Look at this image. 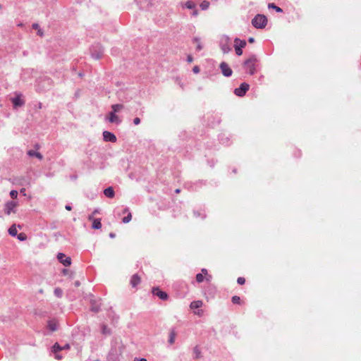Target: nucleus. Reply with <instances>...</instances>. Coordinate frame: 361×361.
Masks as SVG:
<instances>
[{
    "instance_id": "obj_1",
    "label": "nucleus",
    "mask_w": 361,
    "mask_h": 361,
    "mask_svg": "<svg viewBox=\"0 0 361 361\" xmlns=\"http://www.w3.org/2000/svg\"><path fill=\"white\" fill-rule=\"evenodd\" d=\"M252 24L255 28L262 29L267 24V18L264 15L257 14L252 20Z\"/></svg>"
},
{
    "instance_id": "obj_2",
    "label": "nucleus",
    "mask_w": 361,
    "mask_h": 361,
    "mask_svg": "<svg viewBox=\"0 0 361 361\" xmlns=\"http://www.w3.org/2000/svg\"><path fill=\"white\" fill-rule=\"evenodd\" d=\"M220 47L224 54H228L231 51V39L227 35H222L219 42Z\"/></svg>"
},
{
    "instance_id": "obj_3",
    "label": "nucleus",
    "mask_w": 361,
    "mask_h": 361,
    "mask_svg": "<svg viewBox=\"0 0 361 361\" xmlns=\"http://www.w3.org/2000/svg\"><path fill=\"white\" fill-rule=\"evenodd\" d=\"M90 53L93 59H99L103 55L104 49L99 44H96L90 48Z\"/></svg>"
},
{
    "instance_id": "obj_4",
    "label": "nucleus",
    "mask_w": 361,
    "mask_h": 361,
    "mask_svg": "<svg viewBox=\"0 0 361 361\" xmlns=\"http://www.w3.org/2000/svg\"><path fill=\"white\" fill-rule=\"evenodd\" d=\"M257 61V58L255 56H252L247 60L244 62V66L248 70L249 73L250 75H254L256 69H255V63Z\"/></svg>"
},
{
    "instance_id": "obj_5",
    "label": "nucleus",
    "mask_w": 361,
    "mask_h": 361,
    "mask_svg": "<svg viewBox=\"0 0 361 361\" xmlns=\"http://www.w3.org/2000/svg\"><path fill=\"white\" fill-rule=\"evenodd\" d=\"M235 44V53L238 56H240L243 54L242 49L244 48L246 45V42L245 40H241L238 38H235L234 40Z\"/></svg>"
},
{
    "instance_id": "obj_6",
    "label": "nucleus",
    "mask_w": 361,
    "mask_h": 361,
    "mask_svg": "<svg viewBox=\"0 0 361 361\" xmlns=\"http://www.w3.org/2000/svg\"><path fill=\"white\" fill-rule=\"evenodd\" d=\"M250 85L246 83H242L239 87L235 88L234 90V93L235 95L238 97H243L245 94L246 92L249 90Z\"/></svg>"
},
{
    "instance_id": "obj_7",
    "label": "nucleus",
    "mask_w": 361,
    "mask_h": 361,
    "mask_svg": "<svg viewBox=\"0 0 361 361\" xmlns=\"http://www.w3.org/2000/svg\"><path fill=\"white\" fill-rule=\"evenodd\" d=\"M219 68L221 71L222 74L225 77L231 76L233 71H232L231 68L229 67V66L226 62H221L220 63Z\"/></svg>"
},
{
    "instance_id": "obj_8",
    "label": "nucleus",
    "mask_w": 361,
    "mask_h": 361,
    "mask_svg": "<svg viewBox=\"0 0 361 361\" xmlns=\"http://www.w3.org/2000/svg\"><path fill=\"white\" fill-rule=\"evenodd\" d=\"M17 206V203L14 201H9L5 204V213L8 215L12 212L15 213V208Z\"/></svg>"
},
{
    "instance_id": "obj_9",
    "label": "nucleus",
    "mask_w": 361,
    "mask_h": 361,
    "mask_svg": "<svg viewBox=\"0 0 361 361\" xmlns=\"http://www.w3.org/2000/svg\"><path fill=\"white\" fill-rule=\"evenodd\" d=\"M57 259L64 266L68 267L71 264V259L70 257H66L63 253H59L57 255Z\"/></svg>"
},
{
    "instance_id": "obj_10",
    "label": "nucleus",
    "mask_w": 361,
    "mask_h": 361,
    "mask_svg": "<svg viewBox=\"0 0 361 361\" xmlns=\"http://www.w3.org/2000/svg\"><path fill=\"white\" fill-rule=\"evenodd\" d=\"M103 138L104 141L111 142H116L117 140L116 135L109 131L103 132Z\"/></svg>"
},
{
    "instance_id": "obj_11",
    "label": "nucleus",
    "mask_w": 361,
    "mask_h": 361,
    "mask_svg": "<svg viewBox=\"0 0 361 361\" xmlns=\"http://www.w3.org/2000/svg\"><path fill=\"white\" fill-rule=\"evenodd\" d=\"M152 293L154 295L158 296L160 299L165 300L168 298V295L166 292L161 290L159 288H154L152 289Z\"/></svg>"
},
{
    "instance_id": "obj_12",
    "label": "nucleus",
    "mask_w": 361,
    "mask_h": 361,
    "mask_svg": "<svg viewBox=\"0 0 361 361\" xmlns=\"http://www.w3.org/2000/svg\"><path fill=\"white\" fill-rule=\"evenodd\" d=\"M21 94H18L16 97L12 98L11 101L15 108L23 106L25 102L20 98Z\"/></svg>"
},
{
    "instance_id": "obj_13",
    "label": "nucleus",
    "mask_w": 361,
    "mask_h": 361,
    "mask_svg": "<svg viewBox=\"0 0 361 361\" xmlns=\"http://www.w3.org/2000/svg\"><path fill=\"white\" fill-rule=\"evenodd\" d=\"M109 121L110 123H114L116 124H120L121 123V120L119 119L118 116H116V113L114 112H110L109 114Z\"/></svg>"
},
{
    "instance_id": "obj_14",
    "label": "nucleus",
    "mask_w": 361,
    "mask_h": 361,
    "mask_svg": "<svg viewBox=\"0 0 361 361\" xmlns=\"http://www.w3.org/2000/svg\"><path fill=\"white\" fill-rule=\"evenodd\" d=\"M62 350V347L56 343L52 347V352L55 354V357L58 360L61 359V356L58 355L57 353Z\"/></svg>"
},
{
    "instance_id": "obj_15",
    "label": "nucleus",
    "mask_w": 361,
    "mask_h": 361,
    "mask_svg": "<svg viewBox=\"0 0 361 361\" xmlns=\"http://www.w3.org/2000/svg\"><path fill=\"white\" fill-rule=\"evenodd\" d=\"M104 194L109 198H113L115 195L114 190L112 187H108L104 190Z\"/></svg>"
},
{
    "instance_id": "obj_16",
    "label": "nucleus",
    "mask_w": 361,
    "mask_h": 361,
    "mask_svg": "<svg viewBox=\"0 0 361 361\" xmlns=\"http://www.w3.org/2000/svg\"><path fill=\"white\" fill-rule=\"evenodd\" d=\"M140 282V278L137 274H134L130 279V284L133 287H135Z\"/></svg>"
},
{
    "instance_id": "obj_17",
    "label": "nucleus",
    "mask_w": 361,
    "mask_h": 361,
    "mask_svg": "<svg viewBox=\"0 0 361 361\" xmlns=\"http://www.w3.org/2000/svg\"><path fill=\"white\" fill-rule=\"evenodd\" d=\"M123 213H128V215L122 219L123 223L127 224L131 221L132 215L131 213L129 212L128 208H125L123 210Z\"/></svg>"
},
{
    "instance_id": "obj_18",
    "label": "nucleus",
    "mask_w": 361,
    "mask_h": 361,
    "mask_svg": "<svg viewBox=\"0 0 361 361\" xmlns=\"http://www.w3.org/2000/svg\"><path fill=\"white\" fill-rule=\"evenodd\" d=\"M47 326L51 331H55L57 330L58 324L55 320H49Z\"/></svg>"
},
{
    "instance_id": "obj_19",
    "label": "nucleus",
    "mask_w": 361,
    "mask_h": 361,
    "mask_svg": "<svg viewBox=\"0 0 361 361\" xmlns=\"http://www.w3.org/2000/svg\"><path fill=\"white\" fill-rule=\"evenodd\" d=\"M27 154L30 157H35L39 159V160H42L43 159V156L39 152H35L32 149H30L27 152Z\"/></svg>"
},
{
    "instance_id": "obj_20",
    "label": "nucleus",
    "mask_w": 361,
    "mask_h": 361,
    "mask_svg": "<svg viewBox=\"0 0 361 361\" xmlns=\"http://www.w3.org/2000/svg\"><path fill=\"white\" fill-rule=\"evenodd\" d=\"M92 227L94 229L101 228V227H102L101 219H93Z\"/></svg>"
},
{
    "instance_id": "obj_21",
    "label": "nucleus",
    "mask_w": 361,
    "mask_h": 361,
    "mask_svg": "<svg viewBox=\"0 0 361 361\" xmlns=\"http://www.w3.org/2000/svg\"><path fill=\"white\" fill-rule=\"evenodd\" d=\"M123 107H124L123 105L121 104H113L111 106V109H112L111 112H114V113L119 112L121 110H122L123 109Z\"/></svg>"
},
{
    "instance_id": "obj_22",
    "label": "nucleus",
    "mask_w": 361,
    "mask_h": 361,
    "mask_svg": "<svg viewBox=\"0 0 361 361\" xmlns=\"http://www.w3.org/2000/svg\"><path fill=\"white\" fill-rule=\"evenodd\" d=\"M202 305V302L201 300H195L190 303V308L191 309H197Z\"/></svg>"
},
{
    "instance_id": "obj_23",
    "label": "nucleus",
    "mask_w": 361,
    "mask_h": 361,
    "mask_svg": "<svg viewBox=\"0 0 361 361\" xmlns=\"http://www.w3.org/2000/svg\"><path fill=\"white\" fill-rule=\"evenodd\" d=\"M8 233L11 235V236H16L17 234H18V231H17V228L16 227V225L13 224L12 225L9 229H8Z\"/></svg>"
},
{
    "instance_id": "obj_24",
    "label": "nucleus",
    "mask_w": 361,
    "mask_h": 361,
    "mask_svg": "<svg viewBox=\"0 0 361 361\" xmlns=\"http://www.w3.org/2000/svg\"><path fill=\"white\" fill-rule=\"evenodd\" d=\"M268 8H273V9H274L276 12H278V13H281V12H283V10H282L280 7H279V6H276V5H275L274 4H273V3H270V4H268Z\"/></svg>"
},
{
    "instance_id": "obj_25",
    "label": "nucleus",
    "mask_w": 361,
    "mask_h": 361,
    "mask_svg": "<svg viewBox=\"0 0 361 361\" xmlns=\"http://www.w3.org/2000/svg\"><path fill=\"white\" fill-rule=\"evenodd\" d=\"M176 333L174 331H171L169 334V343L173 344L175 342Z\"/></svg>"
},
{
    "instance_id": "obj_26",
    "label": "nucleus",
    "mask_w": 361,
    "mask_h": 361,
    "mask_svg": "<svg viewBox=\"0 0 361 361\" xmlns=\"http://www.w3.org/2000/svg\"><path fill=\"white\" fill-rule=\"evenodd\" d=\"M209 2L208 1H203L200 6L202 8V10H207L209 6Z\"/></svg>"
},
{
    "instance_id": "obj_27",
    "label": "nucleus",
    "mask_w": 361,
    "mask_h": 361,
    "mask_svg": "<svg viewBox=\"0 0 361 361\" xmlns=\"http://www.w3.org/2000/svg\"><path fill=\"white\" fill-rule=\"evenodd\" d=\"M185 6L188 9H193L195 8V4L192 1H188Z\"/></svg>"
},
{
    "instance_id": "obj_28",
    "label": "nucleus",
    "mask_w": 361,
    "mask_h": 361,
    "mask_svg": "<svg viewBox=\"0 0 361 361\" xmlns=\"http://www.w3.org/2000/svg\"><path fill=\"white\" fill-rule=\"evenodd\" d=\"M54 295L57 298H61L63 295V291L60 288H56L54 289Z\"/></svg>"
},
{
    "instance_id": "obj_29",
    "label": "nucleus",
    "mask_w": 361,
    "mask_h": 361,
    "mask_svg": "<svg viewBox=\"0 0 361 361\" xmlns=\"http://www.w3.org/2000/svg\"><path fill=\"white\" fill-rule=\"evenodd\" d=\"M193 353H194L195 357L196 359H197L200 357L201 352H200V349L198 348V347L196 346L194 348Z\"/></svg>"
},
{
    "instance_id": "obj_30",
    "label": "nucleus",
    "mask_w": 361,
    "mask_h": 361,
    "mask_svg": "<svg viewBox=\"0 0 361 361\" xmlns=\"http://www.w3.org/2000/svg\"><path fill=\"white\" fill-rule=\"evenodd\" d=\"M194 42L197 43V47H196V50L197 51H200L202 50V47L200 42V39L197 37L194 38L193 39Z\"/></svg>"
},
{
    "instance_id": "obj_31",
    "label": "nucleus",
    "mask_w": 361,
    "mask_h": 361,
    "mask_svg": "<svg viewBox=\"0 0 361 361\" xmlns=\"http://www.w3.org/2000/svg\"><path fill=\"white\" fill-rule=\"evenodd\" d=\"M204 280V276H203V274H197L196 275V281L198 282V283H201Z\"/></svg>"
},
{
    "instance_id": "obj_32",
    "label": "nucleus",
    "mask_w": 361,
    "mask_h": 361,
    "mask_svg": "<svg viewBox=\"0 0 361 361\" xmlns=\"http://www.w3.org/2000/svg\"><path fill=\"white\" fill-rule=\"evenodd\" d=\"M240 302V297L235 295L232 297V302L234 304H239Z\"/></svg>"
},
{
    "instance_id": "obj_33",
    "label": "nucleus",
    "mask_w": 361,
    "mask_h": 361,
    "mask_svg": "<svg viewBox=\"0 0 361 361\" xmlns=\"http://www.w3.org/2000/svg\"><path fill=\"white\" fill-rule=\"evenodd\" d=\"M18 239L20 241H23L26 239V235L23 233H20L18 235L17 234Z\"/></svg>"
},
{
    "instance_id": "obj_34",
    "label": "nucleus",
    "mask_w": 361,
    "mask_h": 361,
    "mask_svg": "<svg viewBox=\"0 0 361 361\" xmlns=\"http://www.w3.org/2000/svg\"><path fill=\"white\" fill-rule=\"evenodd\" d=\"M10 196L13 199H16L18 196V191L16 190H13L10 192Z\"/></svg>"
},
{
    "instance_id": "obj_35",
    "label": "nucleus",
    "mask_w": 361,
    "mask_h": 361,
    "mask_svg": "<svg viewBox=\"0 0 361 361\" xmlns=\"http://www.w3.org/2000/svg\"><path fill=\"white\" fill-rule=\"evenodd\" d=\"M237 282L240 285H243L245 282V279L243 277H238L237 279Z\"/></svg>"
},
{
    "instance_id": "obj_36",
    "label": "nucleus",
    "mask_w": 361,
    "mask_h": 361,
    "mask_svg": "<svg viewBox=\"0 0 361 361\" xmlns=\"http://www.w3.org/2000/svg\"><path fill=\"white\" fill-rule=\"evenodd\" d=\"M200 69L199 66H194L192 68V71L194 73H200Z\"/></svg>"
},
{
    "instance_id": "obj_37",
    "label": "nucleus",
    "mask_w": 361,
    "mask_h": 361,
    "mask_svg": "<svg viewBox=\"0 0 361 361\" xmlns=\"http://www.w3.org/2000/svg\"><path fill=\"white\" fill-rule=\"evenodd\" d=\"M133 123H134L135 125H136V126H137V125H139V124L140 123V119L139 118H137V117L133 119Z\"/></svg>"
},
{
    "instance_id": "obj_38",
    "label": "nucleus",
    "mask_w": 361,
    "mask_h": 361,
    "mask_svg": "<svg viewBox=\"0 0 361 361\" xmlns=\"http://www.w3.org/2000/svg\"><path fill=\"white\" fill-rule=\"evenodd\" d=\"M102 333L104 334L109 333V330H108L107 327L105 325H104L102 326Z\"/></svg>"
},
{
    "instance_id": "obj_39",
    "label": "nucleus",
    "mask_w": 361,
    "mask_h": 361,
    "mask_svg": "<svg viewBox=\"0 0 361 361\" xmlns=\"http://www.w3.org/2000/svg\"><path fill=\"white\" fill-rule=\"evenodd\" d=\"M193 61L192 56L191 55H188L187 56V61L188 63H191Z\"/></svg>"
},
{
    "instance_id": "obj_40",
    "label": "nucleus",
    "mask_w": 361,
    "mask_h": 361,
    "mask_svg": "<svg viewBox=\"0 0 361 361\" xmlns=\"http://www.w3.org/2000/svg\"><path fill=\"white\" fill-rule=\"evenodd\" d=\"M92 310L93 312H99V308L98 307H96V306L94 307V306H93V307H92Z\"/></svg>"
},
{
    "instance_id": "obj_41",
    "label": "nucleus",
    "mask_w": 361,
    "mask_h": 361,
    "mask_svg": "<svg viewBox=\"0 0 361 361\" xmlns=\"http://www.w3.org/2000/svg\"><path fill=\"white\" fill-rule=\"evenodd\" d=\"M32 28H33V29H36V30H37V29H38V30H39V25H38V24H37V23H34V24L32 25Z\"/></svg>"
},
{
    "instance_id": "obj_42",
    "label": "nucleus",
    "mask_w": 361,
    "mask_h": 361,
    "mask_svg": "<svg viewBox=\"0 0 361 361\" xmlns=\"http://www.w3.org/2000/svg\"><path fill=\"white\" fill-rule=\"evenodd\" d=\"M88 219H89L90 221H93V219H95L94 218V215L92 214L91 215H90V216H88Z\"/></svg>"
},
{
    "instance_id": "obj_43",
    "label": "nucleus",
    "mask_w": 361,
    "mask_h": 361,
    "mask_svg": "<svg viewBox=\"0 0 361 361\" xmlns=\"http://www.w3.org/2000/svg\"><path fill=\"white\" fill-rule=\"evenodd\" d=\"M20 192L21 194H23V195H26V194H25V188H22V189H20Z\"/></svg>"
},
{
    "instance_id": "obj_44",
    "label": "nucleus",
    "mask_w": 361,
    "mask_h": 361,
    "mask_svg": "<svg viewBox=\"0 0 361 361\" xmlns=\"http://www.w3.org/2000/svg\"><path fill=\"white\" fill-rule=\"evenodd\" d=\"M134 361H147L145 358L137 359L135 358Z\"/></svg>"
},
{
    "instance_id": "obj_45",
    "label": "nucleus",
    "mask_w": 361,
    "mask_h": 361,
    "mask_svg": "<svg viewBox=\"0 0 361 361\" xmlns=\"http://www.w3.org/2000/svg\"><path fill=\"white\" fill-rule=\"evenodd\" d=\"M248 42H249L250 43H253V42H255V39H254L253 37H250V38L248 39Z\"/></svg>"
},
{
    "instance_id": "obj_46",
    "label": "nucleus",
    "mask_w": 361,
    "mask_h": 361,
    "mask_svg": "<svg viewBox=\"0 0 361 361\" xmlns=\"http://www.w3.org/2000/svg\"><path fill=\"white\" fill-rule=\"evenodd\" d=\"M70 348L69 344H66L64 346L62 347L63 349H68Z\"/></svg>"
},
{
    "instance_id": "obj_47",
    "label": "nucleus",
    "mask_w": 361,
    "mask_h": 361,
    "mask_svg": "<svg viewBox=\"0 0 361 361\" xmlns=\"http://www.w3.org/2000/svg\"><path fill=\"white\" fill-rule=\"evenodd\" d=\"M74 284L76 287H78L80 285V283L79 281H75Z\"/></svg>"
},
{
    "instance_id": "obj_48",
    "label": "nucleus",
    "mask_w": 361,
    "mask_h": 361,
    "mask_svg": "<svg viewBox=\"0 0 361 361\" xmlns=\"http://www.w3.org/2000/svg\"><path fill=\"white\" fill-rule=\"evenodd\" d=\"M115 236H116L115 233H109V237L111 238H115Z\"/></svg>"
},
{
    "instance_id": "obj_49",
    "label": "nucleus",
    "mask_w": 361,
    "mask_h": 361,
    "mask_svg": "<svg viewBox=\"0 0 361 361\" xmlns=\"http://www.w3.org/2000/svg\"><path fill=\"white\" fill-rule=\"evenodd\" d=\"M202 274L207 275V270L206 269H202Z\"/></svg>"
},
{
    "instance_id": "obj_50",
    "label": "nucleus",
    "mask_w": 361,
    "mask_h": 361,
    "mask_svg": "<svg viewBox=\"0 0 361 361\" xmlns=\"http://www.w3.org/2000/svg\"><path fill=\"white\" fill-rule=\"evenodd\" d=\"M66 209L68 210V211H71V207L70 205H66L65 207Z\"/></svg>"
},
{
    "instance_id": "obj_51",
    "label": "nucleus",
    "mask_w": 361,
    "mask_h": 361,
    "mask_svg": "<svg viewBox=\"0 0 361 361\" xmlns=\"http://www.w3.org/2000/svg\"><path fill=\"white\" fill-rule=\"evenodd\" d=\"M212 279V276L210 275H208L207 277H206V280L209 281L210 280Z\"/></svg>"
},
{
    "instance_id": "obj_52",
    "label": "nucleus",
    "mask_w": 361,
    "mask_h": 361,
    "mask_svg": "<svg viewBox=\"0 0 361 361\" xmlns=\"http://www.w3.org/2000/svg\"><path fill=\"white\" fill-rule=\"evenodd\" d=\"M194 214H195V216H201V214H200V213H199V212H194Z\"/></svg>"
},
{
    "instance_id": "obj_53",
    "label": "nucleus",
    "mask_w": 361,
    "mask_h": 361,
    "mask_svg": "<svg viewBox=\"0 0 361 361\" xmlns=\"http://www.w3.org/2000/svg\"><path fill=\"white\" fill-rule=\"evenodd\" d=\"M38 35H40V36L43 35V32L41 31L40 29L38 30Z\"/></svg>"
},
{
    "instance_id": "obj_54",
    "label": "nucleus",
    "mask_w": 361,
    "mask_h": 361,
    "mask_svg": "<svg viewBox=\"0 0 361 361\" xmlns=\"http://www.w3.org/2000/svg\"><path fill=\"white\" fill-rule=\"evenodd\" d=\"M98 212H99L98 209H95V210L92 212V214H93V215H95V214H96L97 213H98Z\"/></svg>"
},
{
    "instance_id": "obj_55",
    "label": "nucleus",
    "mask_w": 361,
    "mask_h": 361,
    "mask_svg": "<svg viewBox=\"0 0 361 361\" xmlns=\"http://www.w3.org/2000/svg\"><path fill=\"white\" fill-rule=\"evenodd\" d=\"M197 13H198L197 11H193V13H192V14H193L194 16H197Z\"/></svg>"
},
{
    "instance_id": "obj_56",
    "label": "nucleus",
    "mask_w": 361,
    "mask_h": 361,
    "mask_svg": "<svg viewBox=\"0 0 361 361\" xmlns=\"http://www.w3.org/2000/svg\"><path fill=\"white\" fill-rule=\"evenodd\" d=\"M175 192H176V193H179V192H180V189H176V190H175Z\"/></svg>"
},
{
    "instance_id": "obj_57",
    "label": "nucleus",
    "mask_w": 361,
    "mask_h": 361,
    "mask_svg": "<svg viewBox=\"0 0 361 361\" xmlns=\"http://www.w3.org/2000/svg\"><path fill=\"white\" fill-rule=\"evenodd\" d=\"M41 106H42V104L39 103V107L41 108Z\"/></svg>"
}]
</instances>
